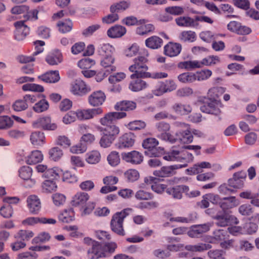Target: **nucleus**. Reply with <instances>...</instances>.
Listing matches in <instances>:
<instances>
[{"instance_id": "9", "label": "nucleus", "mask_w": 259, "mask_h": 259, "mask_svg": "<svg viewBox=\"0 0 259 259\" xmlns=\"http://www.w3.org/2000/svg\"><path fill=\"white\" fill-rule=\"evenodd\" d=\"M213 219L216 221V225L220 227H226L232 223L237 224L239 222L236 217L230 215L226 211L218 212Z\"/></svg>"}, {"instance_id": "51", "label": "nucleus", "mask_w": 259, "mask_h": 259, "mask_svg": "<svg viewBox=\"0 0 259 259\" xmlns=\"http://www.w3.org/2000/svg\"><path fill=\"white\" fill-rule=\"evenodd\" d=\"M176 22L178 25L182 27H192L195 24L194 19L189 17H180L176 19Z\"/></svg>"}, {"instance_id": "12", "label": "nucleus", "mask_w": 259, "mask_h": 259, "mask_svg": "<svg viewBox=\"0 0 259 259\" xmlns=\"http://www.w3.org/2000/svg\"><path fill=\"white\" fill-rule=\"evenodd\" d=\"M136 136L133 133H125L119 138L116 146L120 149L129 148L134 146Z\"/></svg>"}, {"instance_id": "2", "label": "nucleus", "mask_w": 259, "mask_h": 259, "mask_svg": "<svg viewBox=\"0 0 259 259\" xmlns=\"http://www.w3.org/2000/svg\"><path fill=\"white\" fill-rule=\"evenodd\" d=\"M126 114L124 112H111L106 114L104 116L100 119V123L104 126L101 129L102 134L116 139L118 135L119 128L115 125V122L118 120L125 117Z\"/></svg>"}, {"instance_id": "46", "label": "nucleus", "mask_w": 259, "mask_h": 259, "mask_svg": "<svg viewBox=\"0 0 259 259\" xmlns=\"http://www.w3.org/2000/svg\"><path fill=\"white\" fill-rule=\"evenodd\" d=\"M180 40L183 42H192L196 39V35L195 32L188 30L182 31L179 37Z\"/></svg>"}, {"instance_id": "54", "label": "nucleus", "mask_w": 259, "mask_h": 259, "mask_svg": "<svg viewBox=\"0 0 259 259\" xmlns=\"http://www.w3.org/2000/svg\"><path fill=\"white\" fill-rule=\"evenodd\" d=\"M101 158V155L98 151H93L87 154L86 161L90 164H96L98 163Z\"/></svg>"}, {"instance_id": "7", "label": "nucleus", "mask_w": 259, "mask_h": 259, "mask_svg": "<svg viewBox=\"0 0 259 259\" xmlns=\"http://www.w3.org/2000/svg\"><path fill=\"white\" fill-rule=\"evenodd\" d=\"M177 126L181 128L177 132L175 136V142L179 141L184 143H191L193 140V136L191 133L190 125L185 123H177Z\"/></svg>"}, {"instance_id": "60", "label": "nucleus", "mask_w": 259, "mask_h": 259, "mask_svg": "<svg viewBox=\"0 0 259 259\" xmlns=\"http://www.w3.org/2000/svg\"><path fill=\"white\" fill-rule=\"evenodd\" d=\"M196 80L202 81L208 79L212 75V71L209 69H203L195 73Z\"/></svg>"}, {"instance_id": "59", "label": "nucleus", "mask_w": 259, "mask_h": 259, "mask_svg": "<svg viewBox=\"0 0 259 259\" xmlns=\"http://www.w3.org/2000/svg\"><path fill=\"white\" fill-rule=\"evenodd\" d=\"M130 6V3L125 1H121L118 3L112 5L110 7V11L112 13L118 12L120 11H124Z\"/></svg>"}, {"instance_id": "41", "label": "nucleus", "mask_w": 259, "mask_h": 259, "mask_svg": "<svg viewBox=\"0 0 259 259\" xmlns=\"http://www.w3.org/2000/svg\"><path fill=\"white\" fill-rule=\"evenodd\" d=\"M226 91V89L222 87H215L210 88L207 93V97L212 100H218L219 97Z\"/></svg>"}, {"instance_id": "18", "label": "nucleus", "mask_w": 259, "mask_h": 259, "mask_svg": "<svg viewBox=\"0 0 259 259\" xmlns=\"http://www.w3.org/2000/svg\"><path fill=\"white\" fill-rule=\"evenodd\" d=\"M32 126L35 128H42L44 130H55L57 126L54 123H51V118L49 117H40L34 121Z\"/></svg>"}, {"instance_id": "40", "label": "nucleus", "mask_w": 259, "mask_h": 259, "mask_svg": "<svg viewBox=\"0 0 259 259\" xmlns=\"http://www.w3.org/2000/svg\"><path fill=\"white\" fill-rule=\"evenodd\" d=\"M62 175V170L58 168H48L45 174H43L42 176L48 179V180H57Z\"/></svg>"}, {"instance_id": "38", "label": "nucleus", "mask_w": 259, "mask_h": 259, "mask_svg": "<svg viewBox=\"0 0 259 259\" xmlns=\"http://www.w3.org/2000/svg\"><path fill=\"white\" fill-rule=\"evenodd\" d=\"M30 141L32 145L41 146L45 143V136L41 132H34L30 135Z\"/></svg>"}, {"instance_id": "17", "label": "nucleus", "mask_w": 259, "mask_h": 259, "mask_svg": "<svg viewBox=\"0 0 259 259\" xmlns=\"http://www.w3.org/2000/svg\"><path fill=\"white\" fill-rule=\"evenodd\" d=\"M189 190V188L187 186L177 185L168 187L166 189V193L175 199H181L183 197V194L187 193Z\"/></svg>"}, {"instance_id": "58", "label": "nucleus", "mask_w": 259, "mask_h": 259, "mask_svg": "<svg viewBox=\"0 0 259 259\" xmlns=\"http://www.w3.org/2000/svg\"><path fill=\"white\" fill-rule=\"evenodd\" d=\"M155 29V27L152 24H147L141 25L136 29L137 34L140 35H144L149 32H153Z\"/></svg>"}, {"instance_id": "8", "label": "nucleus", "mask_w": 259, "mask_h": 259, "mask_svg": "<svg viewBox=\"0 0 259 259\" xmlns=\"http://www.w3.org/2000/svg\"><path fill=\"white\" fill-rule=\"evenodd\" d=\"M222 106L220 100H212L207 98L206 101L200 106V109L203 113L218 115L221 113L220 108Z\"/></svg>"}, {"instance_id": "14", "label": "nucleus", "mask_w": 259, "mask_h": 259, "mask_svg": "<svg viewBox=\"0 0 259 259\" xmlns=\"http://www.w3.org/2000/svg\"><path fill=\"white\" fill-rule=\"evenodd\" d=\"M121 158L123 160L132 164H139L143 161V156L138 151L134 150L129 152L121 153Z\"/></svg>"}, {"instance_id": "48", "label": "nucleus", "mask_w": 259, "mask_h": 259, "mask_svg": "<svg viewBox=\"0 0 259 259\" xmlns=\"http://www.w3.org/2000/svg\"><path fill=\"white\" fill-rule=\"evenodd\" d=\"M178 79L182 83H190L196 81V76L195 73L187 72L178 75Z\"/></svg>"}, {"instance_id": "24", "label": "nucleus", "mask_w": 259, "mask_h": 259, "mask_svg": "<svg viewBox=\"0 0 259 259\" xmlns=\"http://www.w3.org/2000/svg\"><path fill=\"white\" fill-rule=\"evenodd\" d=\"M27 207L31 214H37L41 208V203L38 197L34 195L29 196L27 199Z\"/></svg>"}, {"instance_id": "53", "label": "nucleus", "mask_w": 259, "mask_h": 259, "mask_svg": "<svg viewBox=\"0 0 259 259\" xmlns=\"http://www.w3.org/2000/svg\"><path fill=\"white\" fill-rule=\"evenodd\" d=\"M14 121L7 115L0 116V130H7L13 125Z\"/></svg>"}, {"instance_id": "57", "label": "nucleus", "mask_w": 259, "mask_h": 259, "mask_svg": "<svg viewBox=\"0 0 259 259\" xmlns=\"http://www.w3.org/2000/svg\"><path fill=\"white\" fill-rule=\"evenodd\" d=\"M24 91H32L42 93L44 91V87L39 84L35 83H26L22 87Z\"/></svg>"}, {"instance_id": "43", "label": "nucleus", "mask_w": 259, "mask_h": 259, "mask_svg": "<svg viewBox=\"0 0 259 259\" xmlns=\"http://www.w3.org/2000/svg\"><path fill=\"white\" fill-rule=\"evenodd\" d=\"M211 248V245L208 243H198L195 245H187L185 248L186 250L193 252H202Z\"/></svg>"}, {"instance_id": "29", "label": "nucleus", "mask_w": 259, "mask_h": 259, "mask_svg": "<svg viewBox=\"0 0 259 259\" xmlns=\"http://www.w3.org/2000/svg\"><path fill=\"white\" fill-rule=\"evenodd\" d=\"M46 61L50 65H56L63 60L62 53L59 50L50 52L46 57Z\"/></svg>"}, {"instance_id": "26", "label": "nucleus", "mask_w": 259, "mask_h": 259, "mask_svg": "<svg viewBox=\"0 0 259 259\" xmlns=\"http://www.w3.org/2000/svg\"><path fill=\"white\" fill-rule=\"evenodd\" d=\"M105 99L106 96L104 93L101 91L93 92L88 98L89 103L92 106L102 105Z\"/></svg>"}, {"instance_id": "25", "label": "nucleus", "mask_w": 259, "mask_h": 259, "mask_svg": "<svg viewBox=\"0 0 259 259\" xmlns=\"http://www.w3.org/2000/svg\"><path fill=\"white\" fill-rule=\"evenodd\" d=\"M89 198L90 196L88 193L79 192L72 197L71 204L74 207L83 208Z\"/></svg>"}, {"instance_id": "63", "label": "nucleus", "mask_w": 259, "mask_h": 259, "mask_svg": "<svg viewBox=\"0 0 259 259\" xmlns=\"http://www.w3.org/2000/svg\"><path fill=\"white\" fill-rule=\"evenodd\" d=\"M242 229L243 232H241V234H251L256 231L257 225L251 222H247L243 225Z\"/></svg>"}, {"instance_id": "4", "label": "nucleus", "mask_w": 259, "mask_h": 259, "mask_svg": "<svg viewBox=\"0 0 259 259\" xmlns=\"http://www.w3.org/2000/svg\"><path fill=\"white\" fill-rule=\"evenodd\" d=\"M211 168V164L208 162H201L194 164L192 167L187 169L188 175L198 174L196 179L198 181L206 182L212 179L214 175L211 172L199 174L202 172L203 168Z\"/></svg>"}, {"instance_id": "47", "label": "nucleus", "mask_w": 259, "mask_h": 259, "mask_svg": "<svg viewBox=\"0 0 259 259\" xmlns=\"http://www.w3.org/2000/svg\"><path fill=\"white\" fill-rule=\"evenodd\" d=\"M236 198L235 197H225L223 200L221 199L219 205L223 211L233 207L235 205Z\"/></svg>"}, {"instance_id": "33", "label": "nucleus", "mask_w": 259, "mask_h": 259, "mask_svg": "<svg viewBox=\"0 0 259 259\" xmlns=\"http://www.w3.org/2000/svg\"><path fill=\"white\" fill-rule=\"evenodd\" d=\"M163 40L159 36L153 35L145 40V45L151 49H158L162 46Z\"/></svg>"}, {"instance_id": "19", "label": "nucleus", "mask_w": 259, "mask_h": 259, "mask_svg": "<svg viewBox=\"0 0 259 259\" xmlns=\"http://www.w3.org/2000/svg\"><path fill=\"white\" fill-rule=\"evenodd\" d=\"M103 110L101 108L92 109H79L75 111L76 118L80 120H87L93 118L95 116L101 114Z\"/></svg>"}, {"instance_id": "42", "label": "nucleus", "mask_w": 259, "mask_h": 259, "mask_svg": "<svg viewBox=\"0 0 259 259\" xmlns=\"http://www.w3.org/2000/svg\"><path fill=\"white\" fill-rule=\"evenodd\" d=\"M178 67L179 68L185 69L187 70H192L196 68H200L199 61H186L180 62Z\"/></svg>"}, {"instance_id": "21", "label": "nucleus", "mask_w": 259, "mask_h": 259, "mask_svg": "<svg viewBox=\"0 0 259 259\" xmlns=\"http://www.w3.org/2000/svg\"><path fill=\"white\" fill-rule=\"evenodd\" d=\"M210 226L207 224L192 226L190 230L188 231L187 234L191 238L201 237L203 234L208 232Z\"/></svg>"}, {"instance_id": "22", "label": "nucleus", "mask_w": 259, "mask_h": 259, "mask_svg": "<svg viewBox=\"0 0 259 259\" xmlns=\"http://www.w3.org/2000/svg\"><path fill=\"white\" fill-rule=\"evenodd\" d=\"M246 174L244 171H239L234 174L233 177L228 180V185L234 188L239 189L244 185Z\"/></svg>"}, {"instance_id": "20", "label": "nucleus", "mask_w": 259, "mask_h": 259, "mask_svg": "<svg viewBox=\"0 0 259 259\" xmlns=\"http://www.w3.org/2000/svg\"><path fill=\"white\" fill-rule=\"evenodd\" d=\"M182 47L180 43L168 42L163 48V53L169 57L178 56L182 51Z\"/></svg>"}, {"instance_id": "30", "label": "nucleus", "mask_w": 259, "mask_h": 259, "mask_svg": "<svg viewBox=\"0 0 259 259\" xmlns=\"http://www.w3.org/2000/svg\"><path fill=\"white\" fill-rule=\"evenodd\" d=\"M44 159V155L39 150L32 151L31 153L25 157V162L29 165L35 164L41 162Z\"/></svg>"}, {"instance_id": "61", "label": "nucleus", "mask_w": 259, "mask_h": 259, "mask_svg": "<svg viewBox=\"0 0 259 259\" xmlns=\"http://www.w3.org/2000/svg\"><path fill=\"white\" fill-rule=\"evenodd\" d=\"M135 198L139 200H149L153 199V195L148 192L143 190H140L136 192Z\"/></svg>"}, {"instance_id": "28", "label": "nucleus", "mask_w": 259, "mask_h": 259, "mask_svg": "<svg viewBox=\"0 0 259 259\" xmlns=\"http://www.w3.org/2000/svg\"><path fill=\"white\" fill-rule=\"evenodd\" d=\"M145 182L147 184H151L152 190L157 193H161L167 188L166 185L160 184L159 182V179L154 177L146 178Z\"/></svg>"}, {"instance_id": "44", "label": "nucleus", "mask_w": 259, "mask_h": 259, "mask_svg": "<svg viewBox=\"0 0 259 259\" xmlns=\"http://www.w3.org/2000/svg\"><path fill=\"white\" fill-rule=\"evenodd\" d=\"M59 220L63 223H69L74 219V212L72 209H66L58 216Z\"/></svg>"}, {"instance_id": "45", "label": "nucleus", "mask_w": 259, "mask_h": 259, "mask_svg": "<svg viewBox=\"0 0 259 259\" xmlns=\"http://www.w3.org/2000/svg\"><path fill=\"white\" fill-rule=\"evenodd\" d=\"M57 26L61 33H65L71 30L73 24L69 19H65L63 21H59L57 24Z\"/></svg>"}, {"instance_id": "1", "label": "nucleus", "mask_w": 259, "mask_h": 259, "mask_svg": "<svg viewBox=\"0 0 259 259\" xmlns=\"http://www.w3.org/2000/svg\"><path fill=\"white\" fill-rule=\"evenodd\" d=\"M149 53L147 50L144 49L143 53L133 59V64L128 67V70L133 72L131 75V78L134 79L135 77H151L153 79H161L166 78L168 74L165 72H154L150 73L147 72L148 70L147 63Z\"/></svg>"}, {"instance_id": "10", "label": "nucleus", "mask_w": 259, "mask_h": 259, "mask_svg": "<svg viewBox=\"0 0 259 259\" xmlns=\"http://www.w3.org/2000/svg\"><path fill=\"white\" fill-rule=\"evenodd\" d=\"M90 91V87L80 79H76L71 84L70 92L73 95L82 96Z\"/></svg>"}, {"instance_id": "36", "label": "nucleus", "mask_w": 259, "mask_h": 259, "mask_svg": "<svg viewBox=\"0 0 259 259\" xmlns=\"http://www.w3.org/2000/svg\"><path fill=\"white\" fill-rule=\"evenodd\" d=\"M142 77H135L129 84V89L133 92H138L147 87L146 81L141 79Z\"/></svg>"}, {"instance_id": "56", "label": "nucleus", "mask_w": 259, "mask_h": 259, "mask_svg": "<svg viewBox=\"0 0 259 259\" xmlns=\"http://www.w3.org/2000/svg\"><path fill=\"white\" fill-rule=\"evenodd\" d=\"M95 64V61L89 57L80 60L77 63L78 66L83 69L91 68Z\"/></svg>"}, {"instance_id": "34", "label": "nucleus", "mask_w": 259, "mask_h": 259, "mask_svg": "<svg viewBox=\"0 0 259 259\" xmlns=\"http://www.w3.org/2000/svg\"><path fill=\"white\" fill-rule=\"evenodd\" d=\"M171 109L174 112L180 115H187L191 112L192 109L190 105L182 104L180 103L174 104Z\"/></svg>"}, {"instance_id": "5", "label": "nucleus", "mask_w": 259, "mask_h": 259, "mask_svg": "<svg viewBox=\"0 0 259 259\" xmlns=\"http://www.w3.org/2000/svg\"><path fill=\"white\" fill-rule=\"evenodd\" d=\"M170 129V126L169 123L164 121L159 122L155 124V135L161 140L174 143L175 136L169 133Z\"/></svg>"}, {"instance_id": "55", "label": "nucleus", "mask_w": 259, "mask_h": 259, "mask_svg": "<svg viewBox=\"0 0 259 259\" xmlns=\"http://www.w3.org/2000/svg\"><path fill=\"white\" fill-rule=\"evenodd\" d=\"M50 158L55 161H58L63 156L62 150L58 147L51 148L49 152Z\"/></svg>"}, {"instance_id": "15", "label": "nucleus", "mask_w": 259, "mask_h": 259, "mask_svg": "<svg viewBox=\"0 0 259 259\" xmlns=\"http://www.w3.org/2000/svg\"><path fill=\"white\" fill-rule=\"evenodd\" d=\"M229 236L228 230L217 229L213 232L212 236L207 237L205 240L210 243L218 244L229 238Z\"/></svg>"}, {"instance_id": "37", "label": "nucleus", "mask_w": 259, "mask_h": 259, "mask_svg": "<svg viewBox=\"0 0 259 259\" xmlns=\"http://www.w3.org/2000/svg\"><path fill=\"white\" fill-rule=\"evenodd\" d=\"M136 108V103L130 101H123L117 103L114 108L116 110L128 111L133 110Z\"/></svg>"}, {"instance_id": "49", "label": "nucleus", "mask_w": 259, "mask_h": 259, "mask_svg": "<svg viewBox=\"0 0 259 259\" xmlns=\"http://www.w3.org/2000/svg\"><path fill=\"white\" fill-rule=\"evenodd\" d=\"M45 98V96H44V97H41L34 104L33 108L35 112L40 113L46 111L49 108V104Z\"/></svg>"}, {"instance_id": "27", "label": "nucleus", "mask_w": 259, "mask_h": 259, "mask_svg": "<svg viewBox=\"0 0 259 259\" xmlns=\"http://www.w3.org/2000/svg\"><path fill=\"white\" fill-rule=\"evenodd\" d=\"M38 78L47 83H56L59 81L60 77L59 71L51 70L39 75Z\"/></svg>"}, {"instance_id": "50", "label": "nucleus", "mask_w": 259, "mask_h": 259, "mask_svg": "<svg viewBox=\"0 0 259 259\" xmlns=\"http://www.w3.org/2000/svg\"><path fill=\"white\" fill-rule=\"evenodd\" d=\"M220 62V58L217 56H209L199 61L200 68L203 66H212Z\"/></svg>"}, {"instance_id": "39", "label": "nucleus", "mask_w": 259, "mask_h": 259, "mask_svg": "<svg viewBox=\"0 0 259 259\" xmlns=\"http://www.w3.org/2000/svg\"><path fill=\"white\" fill-rule=\"evenodd\" d=\"M19 176L24 180H30L31 185H33L35 183L34 180L30 179L32 174V169L28 166H23L19 170Z\"/></svg>"}, {"instance_id": "62", "label": "nucleus", "mask_w": 259, "mask_h": 259, "mask_svg": "<svg viewBox=\"0 0 259 259\" xmlns=\"http://www.w3.org/2000/svg\"><path fill=\"white\" fill-rule=\"evenodd\" d=\"M158 203L155 201L140 202L137 206L141 209H152L158 206Z\"/></svg>"}, {"instance_id": "6", "label": "nucleus", "mask_w": 259, "mask_h": 259, "mask_svg": "<svg viewBox=\"0 0 259 259\" xmlns=\"http://www.w3.org/2000/svg\"><path fill=\"white\" fill-rule=\"evenodd\" d=\"M163 159L167 161H177L187 163L193 161L194 157L192 153L183 149L181 151L172 150L163 156Z\"/></svg>"}, {"instance_id": "52", "label": "nucleus", "mask_w": 259, "mask_h": 259, "mask_svg": "<svg viewBox=\"0 0 259 259\" xmlns=\"http://www.w3.org/2000/svg\"><path fill=\"white\" fill-rule=\"evenodd\" d=\"M34 236V233L30 230H21L15 235V238L23 242L28 241Z\"/></svg>"}, {"instance_id": "64", "label": "nucleus", "mask_w": 259, "mask_h": 259, "mask_svg": "<svg viewBox=\"0 0 259 259\" xmlns=\"http://www.w3.org/2000/svg\"><path fill=\"white\" fill-rule=\"evenodd\" d=\"M117 246L116 243L113 242H107L103 244V248L104 249V252L106 255V257L113 253L115 252Z\"/></svg>"}, {"instance_id": "35", "label": "nucleus", "mask_w": 259, "mask_h": 259, "mask_svg": "<svg viewBox=\"0 0 259 259\" xmlns=\"http://www.w3.org/2000/svg\"><path fill=\"white\" fill-rule=\"evenodd\" d=\"M114 47L109 44L100 45L97 48V53L101 57L113 56Z\"/></svg>"}, {"instance_id": "3", "label": "nucleus", "mask_w": 259, "mask_h": 259, "mask_svg": "<svg viewBox=\"0 0 259 259\" xmlns=\"http://www.w3.org/2000/svg\"><path fill=\"white\" fill-rule=\"evenodd\" d=\"M131 211L132 209L131 208H125L113 214L110 221V226L111 230L114 233L121 236H124L125 235L123 228V221Z\"/></svg>"}, {"instance_id": "31", "label": "nucleus", "mask_w": 259, "mask_h": 259, "mask_svg": "<svg viewBox=\"0 0 259 259\" xmlns=\"http://www.w3.org/2000/svg\"><path fill=\"white\" fill-rule=\"evenodd\" d=\"M101 60V65L104 69L108 72L112 73L116 70V67L114 65L115 61L113 56L102 57Z\"/></svg>"}, {"instance_id": "32", "label": "nucleus", "mask_w": 259, "mask_h": 259, "mask_svg": "<svg viewBox=\"0 0 259 259\" xmlns=\"http://www.w3.org/2000/svg\"><path fill=\"white\" fill-rule=\"evenodd\" d=\"M126 32V28L121 25H115L107 31V35L111 38H118L124 35Z\"/></svg>"}, {"instance_id": "16", "label": "nucleus", "mask_w": 259, "mask_h": 259, "mask_svg": "<svg viewBox=\"0 0 259 259\" xmlns=\"http://www.w3.org/2000/svg\"><path fill=\"white\" fill-rule=\"evenodd\" d=\"M24 23L25 21H18L14 23V37L18 40H23L29 33V28Z\"/></svg>"}, {"instance_id": "11", "label": "nucleus", "mask_w": 259, "mask_h": 259, "mask_svg": "<svg viewBox=\"0 0 259 259\" xmlns=\"http://www.w3.org/2000/svg\"><path fill=\"white\" fill-rule=\"evenodd\" d=\"M103 248V244L98 242H93L92 246L87 251V257L89 259H99L106 257V255Z\"/></svg>"}, {"instance_id": "13", "label": "nucleus", "mask_w": 259, "mask_h": 259, "mask_svg": "<svg viewBox=\"0 0 259 259\" xmlns=\"http://www.w3.org/2000/svg\"><path fill=\"white\" fill-rule=\"evenodd\" d=\"M187 166V164H176L170 166H162L160 169L155 170L153 172L154 176L158 177L165 178L173 176L175 174L176 169L184 167Z\"/></svg>"}, {"instance_id": "23", "label": "nucleus", "mask_w": 259, "mask_h": 259, "mask_svg": "<svg viewBox=\"0 0 259 259\" xmlns=\"http://www.w3.org/2000/svg\"><path fill=\"white\" fill-rule=\"evenodd\" d=\"M228 30L240 35L249 34L251 30L248 27L241 25V24L235 21H232L227 25Z\"/></svg>"}]
</instances>
